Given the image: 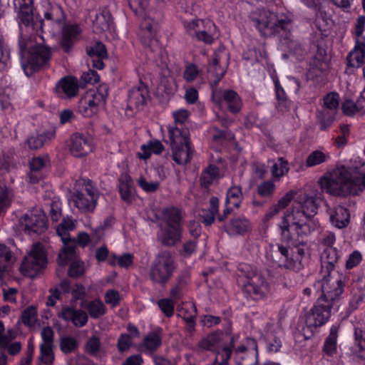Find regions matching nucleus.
<instances>
[{
	"label": "nucleus",
	"instance_id": "obj_25",
	"mask_svg": "<svg viewBox=\"0 0 365 365\" xmlns=\"http://www.w3.org/2000/svg\"><path fill=\"white\" fill-rule=\"evenodd\" d=\"M149 91L145 84L142 82L133 87L129 91L128 104L131 108L138 110L145 105L148 99H149Z\"/></svg>",
	"mask_w": 365,
	"mask_h": 365
},
{
	"label": "nucleus",
	"instance_id": "obj_33",
	"mask_svg": "<svg viewBox=\"0 0 365 365\" xmlns=\"http://www.w3.org/2000/svg\"><path fill=\"white\" fill-rule=\"evenodd\" d=\"M168 133L171 148L190 143V132L187 128L170 125Z\"/></svg>",
	"mask_w": 365,
	"mask_h": 365
},
{
	"label": "nucleus",
	"instance_id": "obj_55",
	"mask_svg": "<svg viewBox=\"0 0 365 365\" xmlns=\"http://www.w3.org/2000/svg\"><path fill=\"white\" fill-rule=\"evenodd\" d=\"M275 191V185L272 181H264L258 185L257 193L259 196L264 198H270Z\"/></svg>",
	"mask_w": 365,
	"mask_h": 365
},
{
	"label": "nucleus",
	"instance_id": "obj_47",
	"mask_svg": "<svg viewBox=\"0 0 365 365\" xmlns=\"http://www.w3.org/2000/svg\"><path fill=\"white\" fill-rule=\"evenodd\" d=\"M223 334L224 332L222 331H216L208 334L206 337L200 340L198 344L199 347L203 350L212 351L222 339Z\"/></svg>",
	"mask_w": 365,
	"mask_h": 365
},
{
	"label": "nucleus",
	"instance_id": "obj_54",
	"mask_svg": "<svg viewBox=\"0 0 365 365\" xmlns=\"http://www.w3.org/2000/svg\"><path fill=\"white\" fill-rule=\"evenodd\" d=\"M101 348V340L96 335L89 337L85 344V351L93 356L98 355Z\"/></svg>",
	"mask_w": 365,
	"mask_h": 365
},
{
	"label": "nucleus",
	"instance_id": "obj_10",
	"mask_svg": "<svg viewBox=\"0 0 365 365\" xmlns=\"http://www.w3.org/2000/svg\"><path fill=\"white\" fill-rule=\"evenodd\" d=\"M183 25L186 32L197 41L207 44L214 41L216 27L211 21L197 19L184 21Z\"/></svg>",
	"mask_w": 365,
	"mask_h": 365
},
{
	"label": "nucleus",
	"instance_id": "obj_43",
	"mask_svg": "<svg viewBox=\"0 0 365 365\" xmlns=\"http://www.w3.org/2000/svg\"><path fill=\"white\" fill-rule=\"evenodd\" d=\"M244 199L242 187L239 185H233L227 191L225 202L226 204H230L238 209Z\"/></svg>",
	"mask_w": 365,
	"mask_h": 365
},
{
	"label": "nucleus",
	"instance_id": "obj_45",
	"mask_svg": "<svg viewBox=\"0 0 365 365\" xmlns=\"http://www.w3.org/2000/svg\"><path fill=\"white\" fill-rule=\"evenodd\" d=\"M112 23V17L108 11H102L96 14L95 20L93 21V26L97 32H103L110 29Z\"/></svg>",
	"mask_w": 365,
	"mask_h": 365
},
{
	"label": "nucleus",
	"instance_id": "obj_34",
	"mask_svg": "<svg viewBox=\"0 0 365 365\" xmlns=\"http://www.w3.org/2000/svg\"><path fill=\"white\" fill-rule=\"evenodd\" d=\"M44 17L46 21L56 24L59 29L65 26V14L58 4H48L46 11L44 12Z\"/></svg>",
	"mask_w": 365,
	"mask_h": 365
},
{
	"label": "nucleus",
	"instance_id": "obj_63",
	"mask_svg": "<svg viewBox=\"0 0 365 365\" xmlns=\"http://www.w3.org/2000/svg\"><path fill=\"white\" fill-rule=\"evenodd\" d=\"M22 322L27 326H33L37 319V312L34 307H27L21 314Z\"/></svg>",
	"mask_w": 365,
	"mask_h": 365
},
{
	"label": "nucleus",
	"instance_id": "obj_64",
	"mask_svg": "<svg viewBox=\"0 0 365 365\" xmlns=\"http://www.w3.org/2000/svg\"><path fill=\"white\" fill-rule=\"evenodd\" d=\"M60 346L61 351L65 354L74 351L78 347V343L72 336H65L61 339Z\"/></svg>",
	"mask_w": 365,
	"mask_h": 365
},
{
	"label": "nucleus",
	"instance_id": "obj_61",
	"mask_svg": "<svg viewBox=\"0 0 365 365\" xmlns=\"http://www.w3.org/2000/svg\"><path fill=\"white\" fill-rule=\"evenodd\" d=\"M174 299L163 298L158 301V305L161 312L166 317H171L174 314L175 304Z\"/></svg>",
	"mask_w": 365,
	"mask_h": 365
},
{
	"label": "nucleus",
	"instance_id": "obj_17",
	"mask_svg": "<svg viewBox=\"0 0 365 365\" xmlns=\"http://www.w3.org/2000/svg\"><path fill=\"white\" fill-rule=\"evenodd\" d=\"M212 98L218 105H222L225 102L228 110L233 114L238 113L242 109V100L237 93L233 90L222 91L215 88L212 90Z\"/></svg>",
	"mask_w": 365,
	"mask_h": 365
},
{
	"label": "nucleus",
	"instance_id": "obj_11",
	"mask_svg": "<svg viewBox=\"0 0 365 365\" xmlns=\"http://www.w3.org/2000/svg\"><path fill=\"white\" fill-rule=\"evenodd\" d=\"M46 263L47 258L43 249L40 244H36L24 257L21 265V272L24 276L33 278L46 267Z\"/></svg>",
	"mask_w": 365,
	"mask_h": 365
},
{
	"label": "nucleus",
	"instance_id": "obj_41",
	"mask_svg": "<svg viewBox=\"0 0 365 365\" xmlns=\"http://www.w3.org/2000/svg\"><path fill=\"white\" fill-rule=\"evenodd\" d=\"M118 189L122 200L128 203L132 202L134 189L129 176L125 175L120 178Z\"/></svg>",
	"mask_w": 365,
	"mask_h": 365
},
{
	"label": "nucleus",
	"instance_id": "obj_15",
	"mask_svg": "<svg viewBox=\"0 0 365 365\" xmlns=\"http://www.w3.org/2000/svg\"><path fill=\"white\" fill-rule=\"evenodd\" d=\"M47 221L41 210L29 211L20 220L25 232L30 235L43 233L47 228Z\"/></svg>",
	"mask_w": 365,
	"mask_h": 365
},
{
	"label": "nucleus",
	"instance_id": "obj_7",
	"mask_svg": "<svg viewBox=\"0 0 365 365\" xmlns=\"http://www.w3.org/2000/svg\"><path fill=\"white\" fill-rule=\"evenodd\" d=\"M346 277L339 272L329 274H319L314 287L322 292L319 297L327 302L334 304L344 292Z\"/></svg>",
	"mask_w": 365,
	"mask_h": 365
},
{
	"label": "nucleus",
	"instance_id": "obj_24",
	"mask_svg": "<svg viewBox=\"0 0 365 365\" xmlns=\"http://www.w3.org/2000/svg\"><path fill=\"white\" fill-rule=\"evenodd\" d=\"M339 257V252L335 247H326L321 254V269L319 274L338 272L335 267Z\"/></svg>",
	"mask_w": 365,
	"mask_h": 365
},
{
	"label": "nucleus",
	"instance_id": "obj_36",
	"mask_svg": "<svg viewBox=\"0 0 365 365\" xmlns=\"http://www.w3.org/2000/svg\"><path fill=\"white\" fill-rule=\"evenodd\" d=\"M55 132L53 130L44 131L40 134H35L27 138L26 143L31 150H38L41 148L45 143L54 138Z\"/></svg>",
	"mask_w": 365,
	"mask_h": 365
},
{
	"label": "nucleus",
	"instance_id": "obj_46",
	"mask_svg": "<svg viewBox=\"0 0 365 365\" xmlns=\"http://www.w3.org/2000/svg\"><path fill=\"white\" fill-rule=\"evenodd\" d=\"M274 84L275 87L276 98L277 100V108L281 111L287 110L290 107L291 103L277 78L274 79Z\"/></svg>",
	"mask_w": 365,
	"mask_h": 365
},
{
	"label": "nucleus",
	"instance_id": "obj_13",
	"mask_svg": "<svg viewBox=\"0 0 365 365\" xmlns=\"http://www.w3.org/2000/svg\"><path fill=\"white\" fill-rule=\"evenodd\" d=\"M333 304L324 299L318 298L306 318V324L309 328H317L325 324L331 317Z\"/></svg>",
	"mask_w": 365,
	"mask_h": 365
},
{
	"label": "nucleus",
	"instance_id": "obj_2",
	"mask_svg": "<svg viewBox=\"0 0 365 365\" xmlns=\"http://www.w3.org/2000/svg\"><path fill=\"white\" fill-rule=\"evenodd\" d=\"M38 30L34 31L31 29H28L30 34L29 37L23 34V29L20 30L19 55L21 68L28 77L35 72L48 68L52 55L51 48L49 46L41 43L33 44V41L35 39L34 34Z\"/></svg>",
	"mask_w": 365,
	"mask_h": 365
},
{
	"label": "nucleus",
	"instance_id": "obj_22",
	"mask_svg": "<svg viewBox=\"0 0 365 365\" xmlns=\"http://www.w3.org/2000/svg\"><path fill=\"white\" fill-rule=\"evenodd\" d=\"M56 92L61 98H72L77 96L79 86L78 79L72 76L61 78L56 85Z\"/></svg>",
	"mask_w": 365,
	"mask_h": 365
},
{
	"label": "nucleus",
	"instance_id": "obj_40",
	"mask_svg": "<svg viewBox=\"0 0 365 365\" xmlns=\"http://www.w3.org/2000/svg\"><path fill=\"white\" fill-rule=\"evenodd\" d=\"M314 47L317 48V53L310 60V67L312 70H317L319 73H322L327 67L326 61L327 51L319 45H314Z\"/></svg>",
	"mask_w": 365,
	"mask_h": 365
},
{
	"label": "nucleus",
	"instance_id": "obj_26",
	"mask_svg": "<svg viewBox=\"0 0 365 365\" xmlns=\"http://www.w3.org/2000/svg\"><path fill=\"white\" fill-rule=\"evenodd\" d=\"M327 212L329 215V221L332 225L339 229H342L349 225L350 215L348 209L341 205L331 207L327 205Z\"/></svg>",
	"mask_w": 365,
	"mask_h": 365
},
{
	"label": "nucleus",
	"instance_id": "obj_4",
	"mask_svg": "<svg viewBox=\"0 0 365 365\" xmlns=\"http://www.w3.org/2000/svg\"><path fill=\"white\" fill-rule=\"evenodd\" d=\"M321 191L316 190L312 195L306 193L299 195L297 198L298 203L300 205V210L292 212L293 222L292 227H294L297 235L299 237L308 235L311 233V225L306 220L314 217L317 213L320 202L324 200L322 188Z\"/></svg>",
	"mask_w": 365,
	"mask_h": 365
},
{
	"label": "nucleus",
	"instance_id": "obj_37",
	"mask_svg": "<svg viewBox=\"0 0 365 365\" xmlns=\"http://www.w3.org/2000/svg\"><path fill=\"white\" fill-rule=\"evenodd\" d=\"M339 329V326L333 325L330 329L328 336L325 339L323 352L329 356H333L336 353Z\"/></svg>",
	"mask_w": 365,
	"mask_h": 365
},
{
	"label": "nucleus",
	"instance_id": "obj_51",
	"mask_svg": "<svg viewBox=\"0 0 365 365\" xmlns=\"http://www.w3.org/2000/svg\"><path fill=\"white\" fill-rule=\"evenodd\" d=\"M363 102L361 98L356 102L350 99L345 100L341 105L342 110L344 114L352 116L362 110L364 108Z\"/></svg>",
	"mask_w": 365,
	"mask_h": 365
},
{
	"label": "nucleus",
	"instance_id": "obj_18",
	"mask_svg": "<svg viewBox=\"0 0 365 365\" xmlns=\"http://www.w3.org/2000/svg\"><path fill=\"white\" fill-rule=\"evenodd\" d=\"M291 227L286 216L283 217L282 222L279 225L281 240L287 244L292 252L296 254L297 256L301 257L303 259L305 255L306 244L294 239L290 230Z\"/></svg>",
	"mask_w": 365,
	"mask_h": 365
},
{
	"label": "nucleus",
	"instance_id": "obj_14",
	"mask_svg": "<svg viewBox=\"0 0 365 365\" xmlns=\"http://www.w3.org/2000/svg\"><path fill=\"white\" fill-rule=\"evenodd\" d=\"M235 359L237 365H257L258 363L257 341L253 338L247 337L245 344L235 349Z\"/></svg>",
	"mask_w": 365,
	"mask_h": 365
},
{
	"label": "nucleus",
	"instance_id": "obj_50",
	"mask_svg": "<svg viewBox=\"0 0 365 365\" xmlns=\"http://www.w3.org/2000/svg\"><path fill=\"white\" fill-rule=\"evenodd\" d=\"M189 314H184L182 319L186 323L185 329L190 334H192L195 330V319L197 317V308L195 304L191 303L186 309Z\"/></svg>",
	"mask_w": 365,
	"mask_h": 365
},
{
	"label": "nucleus",
	"instance_id": "obj_44",
	"mask_svg": "<svg viewBox=\"0 0 365 365\" xmlns=\"http://www.w3.org/2000/svg\"><path fill=\"white\" fill-rule=\"evenodd\" d=\"M164 150V146L160 140H150L148 144L141 145V150L143 153H139L138 156L140 158L146 160L149 158L152 153L160 154Z\"/></svg>",
	"mask_w": 365,
	"mask_h": 365
},
{
	"label": "nucleus",
	"instance_id": "obj_31",
	"mask_svg": "<svg viewBox=\"0 0 365 365\" xmlns=\"http://www.w3.org/2000/svg\"><path fill=\"white\" fill-rule=\"evenodd\" d=\"M347 66L359 68L365 63V43L356 41L346 56Z\"/></svg>",
	"mask_w": 365,
	"mask_h": 365
},
{
	"label": "nucleus",
	"instance_id": "obj_56",
	"mask_svg": "<svg viewBox=\"0 0 365 365\" xmlns=\"http://www.w3.org/2000/svg\"><path fill=\"white\" fill-rule=\"evenodd\" d=\"M38 359L43 364H52L54 360L53 346L48 344H41Z\"/></svg>",
	"mask_w": 365,
	"mask_h": 365
},
{
	"label": "nucleus",
	"instance_id": "obj_42",
	"mask_svg": "<svg viewBox=\"0 0 365 365\" xmlns=\"http://www.w3.org/2000/svg\"><path fill=\"white\" fill-rule=\"evenodd\" d=\"M220 178L219 168L213 164L208 165L202 172L200 176V184L207 188L210 186L214 180Z\"/></svg>",
	"mask_w": 365,
	"mask_h": 365
},
{
	"label": "nucleus",
	"instance_id": "obj_8",
	"mask_svg": "<svg viewBox=\"0 0 365 365\" xmlns=\"http://www.w3.org/2000/svg\"><path fill=\"white\" fill-rule=\"evenodd\" d=\"M108 96V86L101 84L96 89L87 91L79 99L76 112L84 118L96 115L103 106Z\"/></svg>",
	"mask_w": 365,
	"mask_h": 365
},
{
	"label": "nucleus",
	"instance_id": "obj_30",
	"mask_svg": "<svg viewBox=\"0 0 365 365\" xmlns=\"http://www.w3.org/2000/svg\"><path fill=\"white\" fill-rule=\"evenodd\" d=\"M190 274L187 269H184L180 272L170 290V296L173 299L179 300L182 297L183 292L190 282Z\"/></svg>",
	"mask_w": 365,
	"mask_h": 365
},
{
	"label": "nucleus",
	"instance_id": "obj_21",
	"mask_svg": "<svg viewBox=\"0 0 365 365\" xmlns=\"http://www.w3.org/2000/svg\"><path fill=\"white\" fill-rule=\"evenodd\" d=\"M50 165L48 155L34 157L29 161V172L27 174L31 183H37L43 178V170Z\"/></svg>",
	"mask_w": 365,
	"mask_h": 365
},
{
	"label": "nucleus",
	"instance_id": "obj_1",
	"mask_svg": "<svg viewBox=\"0 0 365 365\" xmlns=\"http://www.w3.org/2000/svg\"><path fill=\"white\" fill-rule=\"evenodd\" d=\"M249 19L262 36L277 37L291 47L293 20L289 16L257 8L250 13Z\"/></svg>",
	"mask_w": 365,
	"mask_h": 365
},
{
	"label": "nucleus",
	"instance_id": "obj_49",
	"mask_svg": "<svg viewBox=\"0 0 365 365\" xmlns=\"http://www.w3.org/2000/svg\"><path fill=\"white\" fill-rule=\"evenodd\" d=\"M143 343L147 351L150 353L155 351L162 344V337L160 332L153 331L148 334L144 338Z\"/></svg>",
	"mask_w": 365,
	"mask_h": 365
},
{
	"label": "nucleus",
	"instance_id": "obj_16",
	"mask_svg": "<svg viewBox=\"0 0 365 365\" xmlns=\"http://www.w3.org/2000/svg\"><path fill=\"white\" fill-rule=\"evenodd\" d=\"M56 232L63 244V247L58 253V263L61 266H65L68 262L73 259L76 255V241L70 237L69 230L58 225Z\"/></svg>",
	"mask_w": 365,
	"mask_h": 365
},
{
	"label": "nucleus",
	"instance_id": "obj_19",
	"mask_svg": "<svg viewBox=\"0 0 365 365\" xmlns=\"http://www.w3.org/2000/svg\"><path fill=\"white\" fill-rule=\"evenodd\" d=\"M140 27L142 43L145 47L150 48L152 51H156L159 48L158 41L155 37L158 29V21L150 18H144Z\"/></svg>",
	"mask_w": 365,
	"mask_h": 365
},
{
	"label": "nucleus",
	"instance_id": "obj_9",
	"mask_svg": "<svg viewBox=\"0 0 365 365\" xmlns=\"http://www.w3.org/2000/svg\"><path fill=\"white\" fill-rule=\"evenodd\" d=\"M82 181L83 189L81 191H76L73 193V201L81 212H93L98 199V189L94 186L92 180L83 179Z\"/></svg>",
	"mask_w": 365,
	"mask_h": 365
},
{
	"label": "nucleus",
	"instance_id": "obj_53",
	"mask_svg": "<svg viewBox=\"0 0 365 365\" xmlns=\"http://www.w3.org/2000/svg\"><path fill=\"white\" fill-rule=\"evenodd\" d=\"M339 104V95L336 92H331L323 98V106L322 108L337 113Z\"/></svg>",
	"mask_w": 365,
	"mask_h": 365
},
{
	"label": "nucleus",
	"instance_id": "obj_48",
	"mask_svg": "<svg viewBox=\"0 0 365 365\" xmlns=\"http://www.w3.org/2000/svg\"><path fill=\"white\" fill-rule=\"evenodd\" d=\"M330 160L329 153H325L321 150H316L312 151L307 158L305 165L307 168L314 167L326 163Z\"/></svg>",
	"mask_w": 365,
	"mask_h": 365
},
{
	"label": "nucleus",
	"instance_id": "obj_59",
	"mask_svg": "<svg viewBox=\"0 0 365 365\" xmlns=\"http://www.w3.org/2000/svg\"><path fill=\"white\" fill-rule=\"evenodd\" d=\"M289 171L288 163L283 158H279L273 164L271 173L275 178H281Z\"/></svg>",
	"mask_w": 365,
	"mask_h": 365
},
{
	"label": "nucleus",
	"instance_id": "obj_23",
	"mask_svg": "<svg viewBox=\"0 0 365 365\" xmlns=\"http://www.w3.org/2000/svg\"><path fill=\"white\" fill-rule=\"evenodd\" d=\"M58 317L68 323H71L76 327H83L88 322L87 313L80 309L71 306L63 307Z\"/></svg>",
	"mask_w": 365,
	"mask_h": 365
},
{
	"label": "nucleus",
	"instance_id": "obj_20",
	"mask_svg": "<svg viewBox=\"0 0 365 365\" xmlns=\"http://www.w3.org/2000/svg\"><path fill=\"white\" fill-rule=\"evenodd\" d=\"M93 150V140L89 137L78 133L71 135L70 150L73 156L81 158L91 153Z\"/></svg>",
	"mask_w": 365,
	"mask_h": 365
},
{
	"label": "nucleus",
	"instance_id": "obj_58",
	"mask_svg": "<svg viewBox=\"0 0 365 365\" xmlns=\"http://www.w3.org/2000/svg\"><path fill=\"white\" fill-rule=\"evenodd\" d=\"M87 54L92 58H108L107 50L101 42H96L93 45L87 48Z\"/></svg>",
	"mask_w": 365,
	"mask_h": 365
},
{
	"label": "nucleus",
	"instance_id": "obj_29",
	"mask_svg": "<svg viewBox=\"0 0 365 365\" xmlns=\"http://www.w3.org/2000/svg\"><path fill=\"white\" fill-rule=\"evenodd\" d=\"M182 232V225L167 226L158 235V239L163 245L172 247L180 241Z\"/></svg>",
	"mask_w": 365,
	"mask_h": 365
},
{
	"label": "nucleus",
	"instance_id": "obj_62",
	"mask_svg": "<svg viewBox=\"0 0 365 365\" xmlns=\"http://www.w3.org/2000/svg\"><path fill=\"white\" fill-rule=\"evenodd\" d=\"M354 338L359 348L360 356L365 359V329L356 326L354 327Z\"/></svg>",
	"mask_w": 365,
	"mask_h": 365
},
{
	"label": "nucleus",
	"instance_id": "obj_35",
	"mask_svg": "<svg viewBox=\"0 0 365 365\" xmlns=\"http://www.w3.org/2000/svg\"><path fill=\"white\" fill-rule=\"evenodd\" d=\"M251 227L250 221L244 217L233 218L225 226V230L229 235H243Z\"/></svg>",
	"mask_w": 365,
	"mask_h": 365
},
{
	"label": "nucleus",
	"instance_id": "obj_52",
	"mask_svg": "<svg viewBox=\"0 0 365 365\" xmlns=\"http://www.w3.org/2000/svg\"><path fill=\"white\" fill-rule=\"evenodd\" d=\"M285 269L299 272L304 268L303 259L301 257L297 256L296 254L291 251L289 257L284 259V264L281 265Z\"/></svg>",
	"mask_w": 365,
	"mask_h": 365
},
{
	"label": "nucleus",
	"instance_id": "obj_6",
	"mask_svg": "<svg viewBox=\"0 0 365 365\" xmlns=\"http://www.w3.org/2000/svg\"><path fill=\"white\" fill-rule=\"evenodd\" d=\"M177 264L173 255L168 250L158 253L152 262L148 276L155 284L164 287L173 277Z\"/></svg>",
	"mask_w": 365,
	"mask_h": 365
},
{
	"label": "nucleus",
	"instance_id": "obj_32",
	"mask_svg": "<svg viewBox=\"0 0 365 365\" xmlns=\"http://www.w3.org/2000/svg\"><path fill=\"white\" fill-rule=\"evenodd\" d=\"M171 149L173 159L177 164L186 165L190 162L194 153L191 143L173 147Z\"/></svg>",
	"mask_w": 365,
	"mask_h": 365
},
{
	"label": "nucleus",
	"instance_id": "obj_27",
	"mask_svg": "<svg viewBox=\"0 0 365 365\" xmlns=\"http://www.w3.org/2000/svg\"><path fill=\"white\" fill-rule=\"evenodd\" d=\"M61 29L62 36L60 45L64 52L69 53L76 42L81 30L77 25L64 26Z\"/></svg>",
	"mask_w": 365,
	"mask_h": 365
},
{
	"label": "nucleus",
	"instance_id": "obj_28",
	"mask_svg": "<svg viewBox=\"0 0 365 365\" xmlns=\"http://www.w3.org/2000/svg\"><path fill=\"white\" fill-rule=\"evenodd\" d=\"M220 54L215 53L207 68L208 80L212 87H215L218 84L226 72L225 66L220 65Z\"/></svg>",
	"mask_w": 365,
	"mask_h": 365
},
{
	"label": "nucleus",
	"instance_id": "obj_3",
	"mask_svg": "<svg viewBox=\"0 0 365 365\" xmlns=\"http://www.w3.org/2000/svg\"><path fill=\"white\" fill-rule=\"evenodd\" d=\"M318 183L322 190L331 195H356L365 187V173L362 175L354 174L351 169L341 166L329 176L320 178Z\"/></svg>",
	"mask_w": 365,
	"mask_h": 365
},
{
	"label": "nucleus",
	"instance_id": "obj_38",
	"mask_svg": "<svg viewBox=\"0 0 365 365\" xmlns=\"http://www.w3.org/2000/svg\"><path fill=\"white\" fill-rule=\"evenodd\" d=\"M336 112L327 110L323 108L317 111V121L319 126L320 130H328L334 123Z\"/></svg>",
	"mask_w": 365,
	"mask_h": 365
},
{
	"label": "nucleus",
	"instance_id": "obj_60",
	"mask_svg": "<svg viewBox=\"0 0 365 365\" xmlns=\"http://www.w3.org/2000/svg\"><path fill=\"white\" fill-rule=\"evenodd\" d=\"M11 259V253L7 247L0 245V279L3 274L10 263Z\"/></svg>",
	"mask_w": 365,
	"mask_h": 365
},
{
	"label": "nucleus",
	"instance_id": "obj_39",
	"mask_svg": "<svg viewBox=\"0 0 365 365\" xmlns=\"http://www.w3.org/2000/svg\"><path fill=\"white\" fill-rule=\"evenodd\" d=\"M161 218L167 226L182 225V219L181 210L175 207L164 208L161 212Z\"/></svg>",
	"mask_w": 365,
	"mask_h": 365
},
{
	"label": "nucleus",
	"instance_id": "obj_12",
	"mask_svg": "<svg viewBox=\"0 0 365 365\" xmlns=\"http://www.w3.org/2000/svg\"><path fill=\"white\" fill-rule=\"evenodd\" d=\"M34 0H14V6L17 11L20 30L23 26L32 31L41 29L43 25V20H34L33 14Z\"/></svg>",
	"mask_w": 365,
	"mask_h": 365
},
{
	"label": "nucleus",
	"instance_id": "obj_5",
	"mask_svg": "<svg viewBox=\"0 0 365 365\" xmlns=\"http://www.w3.org/2000/svg\"><path fill=\"white\" fill-rule=\"evenodd\" d=\"M238 277H243L247 279L244 284L243 290L249 297L254 300H259L266 297L269 292V284L262 274L252 265L246 263H240L237 268Z\"/></svg>",
	"mask_w": 365,
	"mask_h": 365
},
{
	"label": "nucleus",
	"instance_id": "obj_57",
	"mask_svg": "<svg viewBox=\"0 0 365 365\" xmlns=\"http://www.w3.org/2000/svg\"><path fill=\"white\" fill-rule=\"evenodd\" d=\"M87 309L90 316L97 319L106 313V307L100 300H94L88 303Z\"/></svg>",
	"mask_w": 365,
	"mask_h": 365
}]
</instances>
